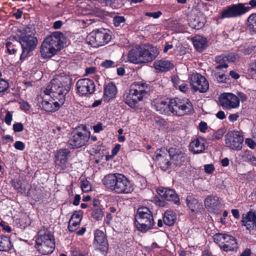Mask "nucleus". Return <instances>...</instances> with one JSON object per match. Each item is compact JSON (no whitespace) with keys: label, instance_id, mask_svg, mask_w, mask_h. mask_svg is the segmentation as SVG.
<instances>
[{"label":"nucleus","instance_id":"1","mask_svg":"<svg viewBox=\"0 0 256 256\" xmlns=\"http://www.w3.org/2000/svg\"><path fill=\"white\" fill-rule=\"evenodd\" d=\"M72 79L67 76H57L51 81L50 84L44 90V96L58 101L63 105L65 102L66 95L70 89Z\"/></svg>","mask_w":256,"mask_h":256},{"label":"nucleus","instance_id":"2","mask_svg":"<svg viewBox=\"0 0 256 256\" xmlns=\"http://www.w3.org/2000/svg\"><path fill=\"white\" fill-rule=\"evenodd\" d=\"M105 187L118 194H128L134 190L132 184L124 174L114 173L106 175L102 180Z\"/></svg>","mask_w":256,"mask_h":256},{"label":"nucleus","instance_id":"3","mask_svg":"<svg viewBox=\"0 0 256 256\" xmlns=\"http://www.w3.org/2000/svg\"><path fill=\"white\" fill-rule=\"evenodd\" d=\"M159 54L158 49L152 44H144L131 50L128 56V61L135 64L148 63Z\"/></svg>","mask_w":256,"mask_h":256},{"label":"nucleus","instance_id":"4","mask_svg":"<svg viewBox=\"0 0 256 256\" xmlns=\"http://www.w3.org/2000/svg\"><path fill=\"white\" fill-rule=\"evenodd\" d=\"M64 34L60 32H54L48 36L42 44L40 53L43 58H51L62 48Z\"/></svg>","mask_w":256,"mask_h":256},{"label":"nucleus","instance_id":"5","mask_svg":"<svg viewBox=\"0 0 256 256\" xmlns=\"http://www.w3.org/2000/svg\"><path fill=\"white\" fill-rule=\"evenodd\" d=\"M150 88L148 84L142 82H136L130 88L129 92L124 95L126 104L132 108H134L138 102L148 94Z\"/></svg>","mask_w":256,"mask_h":256},{"label":"nucleus","instance_id":"6","mask_svg":"<svg viewBox=\"0 0 256 256\" xmlns=\"http://www.w3.org/2000/svg\"><path fill=\"white\" fill-rule=\"evenodd\" d=\"M134 224L136 228L142 232H146L153 228L154 224V217L148 208L142 206L137 210Z\"/></svg>","mask_w":256,"mask_h":256},{"label":"nucleus","instance_id":"7","mask_svg":"<svg viewBox=\"0 0 256 256\" xmlns=\"http://www.w3.org/2000/svg\"><path fill=\"white\" fill-rule=\"evenodd\" d=\"M36 242V248L42 255L52 254L55 248L54 236L48 230L45 231L44 234L42 232H40Z\"/></svg>","mask_w":256,"mask_h":256},{"label":"nucleus","instance_id":"8","mask_svg":"<svg viewBox=\"0 0 256 256\" xmlns=\"http://www.w3.org/2000/svg\"><path fill=\"white\" fill-rule=\"evenodd\" d=\"M29 30V28H26L24 30V32L18 36V42L22 48V53L20 56V60H24L27 58L30 55V52L35 49L37 45L38 40L32 34H28Z\"/></svg>","mask_w":256,"mask_h":256},{"label":"nucleus","instance_id":"9","mask_svg":"<svg viewBox=\"0 0 256 256\" xmlns=\"http://www.w3.org/2000/svg\"><path fill=\"white\" fill-rule=\"evenodd\" d=\"M169 110L174 115L182 116L191 113L193 106L188 99L176 98L169 100Z\"/></svg>","mask_w":256,"mask_h":256},{"label":"nucleus","instance_id":"10","mask_svg":"<svg viewBox=\"0 0 256 256\" xmlns=\"http://www.w3.org/2000/svg\"><path fill=\"white\" fill-rule=\"evenodd\" d=\"M111 36L104 29H97L90 33L86 37L88 44L94 48H98L108 44Z\"/></svg>","mask_w":256,"mask_h":256},{"label":"nucleus","instance_id":"11","mask_svg":"<svg viewBox=\"0 0 256 256\" xmlns=\"http://www.w3.org/2000/svg\"><path fill=\"white\" fill-rule=\"evenodd\" d=\"M245 4L244 3H238L228 6L222 11L220 14L221 18H228L241 16L250 9V7L246 6Z\"/></svg>","mask_w":256,"mask_h":256},{"label":"nucleus","instance_id":"12","mask_svg":"<svg viewBox=\"0 0 256 256\" xmlns=\"http://www.w3.org/2000/svg\"><path fill=\"white\" fill-rule=\"evenodd\" d=\"M90 138V132L85 130L80 132L76 130L71 134L68 144L71 148H80L84 146Z\"/></svg>","mask_w":256,"mask_h":256},{"label":"nucleus","instance_id":"13","mask_svg":"<svg viewBox=\"0 0 256 256\" xmlns=\"http://www.w3.org/2000/svg\"><path fill=\"white\" fill-rule=\"evenodd\" d=\"M224 140L226 147L238 151L242 148L244 137L238 131H229L225 136Z\"/></svg>","mask_w":256,"mask_h":256},{"label":"nucleus","instance_id":"14","mask_svg":"<svg viewBox=\"0 0 256 256\" xmlns=\"http://www.w3.org/2000/svg\"><path fill=\"white\" fill-rule=\"evenodd\" d=\"M155 160L162 170H166L172 168V162L168 150L165 148L157 150L155 152Z\"/></svg>","mask_w":256,"mask_h":256},{"label":"nucleus","instance_id":"15","mask_svg":"<svg viewBox=\"0 0 256 256\" xmlns=\"http://www.w3.org/2000/svg\"><path fill=\"white\" fill-rule=\"evenodd\" d=\"M190 85L194 91L200 92H206L209 88V84L206 78L202 75L196 73L189 77Z\"/></svg>","mask_w":256,"mask_h":256},{"label":"nucleus","instance_id":"16","mask_svg":"<svg viewBox=\"0 0 256 256\" xmlns=\"http://www.w3.org/2000/svg\"><path fill=\"white\" fill-rule=\"evenodd\" d=\"M220 104L224 109L231 110L238 107L240 100L232 93H224L219 97Z\"/></svg>","mask_w":256,"mask_h":256},{"label":"nucleus","instance_id":"17","mask_svg":"<svg viewBox=\"0 0 256 256\" xmlns=\"http://www.w3.org/2000/svg\"><path fill=\"white\" fill-rule=\"evenodd\" d=\"M76 86L78 92L80 96L92 94L95 90L94 82L89 78L79 80L76 83Z\"/></svg>","mask_w":256,"mask_h":256},{"label":"nucleus","instance_id":"18","mask_svg":"<svg viewBox=\"0 0 256 256\" xmlns=\"http://www.w3.org/2000/svg\"><path fill=\"white\" fill-rule=\"evenodd\" d=\"M70 151L68 148H62L57 152L55 156L56 168L60 171L66 168L68 155Z\"/></svg>","mask_w":256,"mask_h":256},{"label":"nucleus","instance_id":"19","mask_svg":"<svg viewBox=\"0 0 256 256\" xmlns=\"http://www.w3.org/2000/svg\"><path fill=\"white\" fill-rule=\"evenodd\" d=\"M204 205L209 212L214 214H218L222 208L221 200L214 195L208 196L206 198Z\"/></svg>","mask_w":256,"mask_h":256},{"label":"nucleus","instance_id":"20","mask_svg":"<svg viewBox=\"0 0 256 256\" xmlns=\"http://www.w3.org/2000/svg\"><path fill=\"white\" fill-rule=\"evenodd\" d=\"M242 226H244L248 230H256V212L250 210L242 215L241 220Z\"/></svg>","mask_w":256,"mask_h":256},{"label":"nucleus","instance_id":"21","mask_svg":"<svg viewBox=\"0 0 256 256\" xmlns=\"http://www.w3.org/2000/svg\"><path fill=\"white\" fill-rule=\"evenodd\" d=\"M158 193L166 200L172 202L176 204H180V198L178 194L172 189L160 188L158 189Z\"/></svg>","mask_w":256,"mask_h":256},{"label":"nucleus","instance_id":"22","mask_svg":"<svg viewBox=\"0 0 256 256\" xmlns=\"http://www.w3.org/2000/svg\"><path fill=\"white\" fill-rule=\"evenodd\" d=\"M94 242L99 245V250L103 254H106L108 250V244L106 235L104 232L96 230L94 232Z\"/></svg>","mask_w":256,"mask_h":256},{"label":"nucleus","instance_id":"23","mask_svg":"<svg viewBox=\"0 0 256 256\" xmlns=\"http://www.w3.org/2000/svg\"><path fill=\"white\" fill-rule=\"evenodd\" d=\"M46 98H42V101L40 104H42V108L48 112H52L58 110L62 106L58 102L51 98L48 100V98L45 96Z\"/></svg>","mask_w":256,"mask_h":256},{"label":"nucleus","instance_id":"24","mask_svg":"<svg viewBox=\"0 0 256 256\" xmlns=\"http://www.w3.org/2000/svg\"><path fill=\"white\" fill-rule=\"evenodd\" d=\"M206 140L202 137L194 139L190 144V148L194 154H200L206 148Z\"/></svg>","mask_w":256,"mask_h":256},{"label":"nucleus","instance_id":"25","mask_svg":"<svg viewBox=\"0 0 256 256\" xmlns=\"http://www.w3.org/2000/svg\"><path fill=\"white\" fill-rule=\"evenodd\" d=\"M117 93V88L113 82H110L104 86V100L108 102L111 99L114 98Z\"/></svg>","mask_w":256,"mask_h":256},{"label":"nucleus","instance_id":"26","mask_svg":"<svg viewBox=\"0 0 256 256\" xmlns=\"http://www.w3.org/2000/svg\"><path fill=\"white\" fill-rule=\"evenodd\" d=\"M186 202L187 206L194 212H198L202 207V204L199 202L195 196L190 194L186 197Z\"/></svg>","mask_w":256,"mask_h":256},{"label":"nucleus","instance_id":"27","mask_svg":"<svg viewBox=\"0 0 256 256\" xmlns=\"http://www.w3.org/2000/svg\"><path fill=\"white\" fill-rule=\"evenodd\" d=\"M168 152L171 157L172 164L176 166L180 165L182 161L184 154L179 150L174 148H170Z\"/></svg>","mask_w":256,"mask_h":256},{"label":"nucleus","instance_id":"28","mask_svg":"<svg viewBox=\"0 0 256 256\" xmlns=\"http://www.w3.org/2000/svg\"><path fill=\"white\" fill-rule=\"evenodd\" d=\"M154 66L155 69L158 72H167L174 68V64L168 60H158L154 64Z\"/></svg>","mask_w":256,"mask_h":256},{"label":"nucleus","instance_id":"29","mask_svg":"<svg viewBox=\"0 0 256 256\" xmlns=\"http://www.w3.org/2000/svg\"><path fill=\"white\" fill-rule=\"evenodd\" d=\"M192 40L194 48L198 52L202 51L208 46L206 39L199 35L193 37Z\"/></svg>","mask_w":256,"mask_h":256},{"label":"nucleus","instance_id":"30","mask_svg":"<svg viewBox=\"0 0 256 256\" xmlns=\"http://www.w3.org/2000/svg\"><path fill=\"white\" fill-rule=\"evenodd\" d=\"M154 103L156 110L160 114H166L169 110V100L168 98L156 100Z\"/></svg>","mask_w":256,"mask_h":256},{"label":"nucleus","instance_id":"31","mask_svg":"<svg viewBox=\"0 0 256 256\" xmlns=\"http://www.w3.org/2000/svg\"><path fill=\"white\" fill-rule=\"evenodd\" d=\"M13 246L10 238L6 236H0V251L8 252Z\"/></svg>","mask_w":256,"mask_h":256},{"label":"nucleus","instance_id":"32","mask_svg":"<svg viewBox=\"0 0 256 256\" xmlns=\"http://www.w3.org/2000/svg\"><path fill=\"white\" fill-rule=\"evenodd\" d=\"M176 220V216L172 210H166L164 216L163 220L165 224L172 226L174 224Z\"/></svg>","mask_w":256,"mask_h":256},{"label":"nucleus","instance_id":"33","mask_svg":"<svg viewBox=\"0 0 256 256\" xmlns=\"http://www.w3.org/2000/svg\"><path fill=\"white\" fill-rule=\"evenodd\" d=\"M238 248V246L236 240L232 236L230 240L226 241L224 245L222 246V250L226 252L235 251Z\"/></svg>","mask_w":256,"mask_h":256},{"label":"nucleus","instance_id":"34","mask_svg":"<svg viewBox=\"0 0 256 256\" xmlns=\"http://www.w3.org/2000/svg\"><path fill=\"white\" fill-rule=\"evenodd\" d=\"M214 61L217 64H220V65L217 66L216 67V69L217 70H220L223 68H226L228 67V64L226 63V60L225 54L216 56L214 58Z\"/></svg>","mask_w":256,"mask_h":256},{"label":"nucleus","instance_id":"35","mask_svg":"<svg viewBox=\"0 0 256 256\" xmlns=\"http://www.w3.org/2000/svg\"><path fill=\"white\" fill-rule=\"evenodd\" d=\"M246 25L250 30L256 32V14H252L248 17Z\"/></svg>","mask_w":256,"mask_h":256},{"label":"nucleus","instance_id":"36","mask_svg":"<svg viewBox=\"0 0 256 256\" xmlns=\"http://www.w3.org/2000/svg\"><path fill=\"white\" fill-rule=\"evenodd\" d=\"M189 24L190 26L195 29H200L204 26L203 22H201L199 18L194 16V18L190 17L189 19Z\"/></svg>","mask_w":256,"mask_h":256},{"label":"nucleus","instance_id":"37","mask_svg":"<svg viewBox=\"0 0 256 256\" xmlns=\"http://www.w3.org/2000/svg\"><path fill=\"white\" fill-rule=\"evenodd\" d=\"M243 158L246 161H248L252 165L256 166V157L254 155L252 152L249 150H246Z\"/></svg>","mask_w":256,"mask_h":256},{"label":"nucleus","instance_id":"38","mask_svg":"<svg viewBox=\"0 0 256 256\" xmlns=\"http://www.w3.org/2000/svg\"><path fill=\"white\" fill-rule=\"evenodd\" d=\"M7 50L10 54H14L18 50V48L15 44L11 42H8L6 44Z\"/></svg>","mask_w":256,"mask_h":256},{"label":"nucleus","instance_id":"39","mask_svg":"<svg viewBox=\"0 0 256 256\" xmlns=\"http://www.w3.org/2000/svg\"><path fill=\"white\" fill-rule=\"evenodd\" d=\"M92 210V216L94 219L99 220L103 217V212L100 208Z\"/></svg>","mask_w":256,"mask_h":256},{"label":"nucleus","instance_id":"40","mask_svg":"<svg viewBox=\"0 0 256 256\" xmlns=\"http://www.w3.org/2000/svg\"><path fill=\"white\" fill-rule=\"evenodd\" d=\"M225 133V130L224 128H220L214 132L212 136L210 138L211 140H220L222 138Z\"/></svg>","mask_w":256,"mask_h":256},{"label":"nucleus","instance_id":"41","mask_svg":"<svg viewBox=\"0 0 256 256\" xmlns=\"http://www.w3.org/2000/svg\"><path fill=\"white\" fill-rule=\"evenodd\" d=\"M80 222H76L71 220H70L68 226V229L70 232H75L78 228Z\"/></svg>","mask_w":256,"mask_h":256},{"label":"nucleus","instance_id":"42","mask_svg":"<svg viewBox=\"0 0 256 256\" xmlns=\"http://www.w3.org/2000/svg\"><path fill=\"white\" fill-rule=\"evenodd\" d=\"M81 188L82 192H86L91 190L92 186L88 180H82L81 181Z\"/></svg>","mask_w":256,"mask_h":256},{"label":"nucleus","instance_id":"43","mask_svg":"<svg viewBox=\"0 0 256 256\" xmlns=\"http://www.w3.org/2000/svg\"><path fill=\"white\" fill-rule=\"evenodd\" d=\"M82 214L83 212L81 210L76 211L71 216L70 220L80 222L82 217Z\"/></svg>","mask_w":256,"mask_h":256},{"label":"nucleus","instance_id":"44","mask_svg":"<svg viewBox=\"0 0 256 256\" xmlns=\"http://www.w3.org/2000/svg\"><path fill=\"white\" fill-rule=\"evenodd\" d=\"M238 51L244 55H248L252 53L254 48L248 46H241L239 48Z\"/></svg>","mask_w":256,"mask_h":256},{"label":"nucleus","instance_id":"45","mask_svg":"<svg viewBox=\"0 0 256 256\" xmlns=\"http://www.w3.org/2000/svg\"><path fill=\"white\" fill-rule=\"evenodd\" d=\"M214 76L216 78L218 82H226V76L224 74L216 72L214 74Z\"/></svg>","mask_w":256,"mask_h":256},{"label":"nucleus","instance_id":"46","mask_svg":"<svg viewBox=\"0 0 256 256\" xmlns=\"http://www.w3.org/2000/svg\"><path fill=\"white\" fill-rule=\"evenodd\" d=\"M126 19L123 16H116L114 18V24L116 26H118L122 23L125 22Z\"/></svg>","mask_w":256,"mask_h":256},{"label":"nucleus","instance_id":"47","mask_svg":"<svg viewBox=\"0 0 256 256\" xmlns=\"http://www.w3.org/2000/svg\"><path fill=\"white\" fill-rule=\"evenodd\" d=\"M8 83L3 78H0V93L5 92L8 88Z\"/></svg>","mask_w":256,"mask_h":256},{"label":"nucleus","instance_id":"48","mask_svg":"<svg viewBox=\"0 0 256 256\" xmlns=\"http://www.w3.org/2000/svg\"><path fill=\"white\" fill-rule=\"evenodd\" d=\"M12 184L15 190L18 192H21L22 190V183L18 180H12Z\"/></svg>","mask_w":256,"mask_h":256},{"label":"nucleus","instance_id":"49","mask_svg":"<svg viewBox=\"0 0 256 256\" xmlns=\"http://www.w3.org/2000/svg\"><path fill=\"white\" fill-rule=\"evenodd\" d=\"M225 56H226V62H234L238 58L237 55L234 52L225 54Z\"/></svg>","mask_w":256,"mask_h":256},{"label":"nucleus","instance_id":"50","mask_svg":"<svg viewBox=\"0 0 256 256\" xmlns=\"http://www.w3.org/2000/svg\"><path fill=\"white\" fill-rule=\"evenodd\" d=\"M101 66L105 68H110L116 66L115 62L112 60H105L102 62Z\"/></svg>","mask_w":256,"mask_h":256},{"label":"nucleus","instance_id":"51","mask_svg":"<svg viewBox=\"0 0 256 256\" xmlns=\"http://www.w3.org/2000/svg\"><path fill=\"white\" fill-rule=\"evenodd\" d=\"M245 143L252 149H254L256 147V143L250 138H246L245 140Z\"/></svg>","mask_w":256,"mask_h":256},{"label":"nucleus","instance_id":"52","mask_svg":"<svg viewBox=\"0 0 256 256\" xmlns=\"http://www.w3.org/2000/svg\"><path fill=\"white\" fill-rule=\"evenodd\" d=\"M13 130L15 132H20L24 130V126L22 123L17 122L13 124Z\"/></svg>","mask_w":256,"mask_h":256},{"label":"nucleus","instance_id":"53","mask_svg":"<svg viewBox=\"0 0 256 256\" xmlns=\"http://www.w3.org/2000/svg\"><path fill=\"white\" fill-rule=\"evenodd\" d=\"M223 234H224L222 233H217L215 234L213 236L214 242L218 246L220 245V242H222V239L223 236Z\"/></svg>","mask_w":256,"mask_h":256},{"label":"nucleus","instance_id":"54","mask_svg":"<svg viewBox=\"0 0 256 256\" xmlns=\"http://www.w3.org/2000/svg\"><path fill=\"white\" fill-rule=\"evenodd\" d=\"M204 168L205 172L208 174H212L214 170V166L212 164H205Z\"/></svg>","mask_w":256,"mask_h":256},{"label":"nucleus","instance_id":"55","mask_svg":"<svg viewBox=\"0 0 256 256\" xmlns=\"http://www.w3.org/2000/svg\"><path fill=\"white\" fill-rule=\"evenodd\" d=\"M230 238H232V236L229 234H224L223 236L222 239V242L220 244V247L221 249H222V245H224V244L226 242V241H227L228 240H230Z\"/></svg>","mask_w":256,"mask_h":256},{"label":"nucleus","instance_id":"56","mask_svg":"<svg viewBox=\"0 0 256 256\" xmlns=\"http://www.w3.org/2000/svg\"><path fill=\"white\" fill-rule=\"evenodd\" d=\"M94 2H98L104 6H110L113 4L115 0H92Z\"/></svg>","mask_w":256,"mask_h":256},{"label":"nucleus","instance_id":"57","mask_svg":"<svg viewBox=\"0 0 256 256\" xmlns=\"http://www.w3.org/2000/svg\"><path fill=\"white\" fill-rule=\"evenodd\" d=\"M162 13L160 11H158L154 12H147L146 13L145 15L149 17H152L154 18H158L162 15Z\"/></svg>","mask_w":256,"mask_h":256},{"label":"nucleus","instance_id":"58","mask_svg":"<svg viewBox=\"0 0 256 256\" xmlns=\"http://www.w3.org/2000/svg\"><path fill=\"white\" fill-rule=\"evenodd\" d=\"M12 114L10 112H7L4 118L5 122L8 126L10 125L12 120Z\"/></svg>","mask_w":256,"mask_h":256},{"label":"nucleus","instance_id":"59","mask_svg":"<svg viewBox=\"0 0 256 256\" xmlns=\"http://www.w3.org/2000/svg\"><path fill=\"white\" fill-rule=\"evenodd\" d=\"M14 146L16 149L23 150L24 149V144L20 141H16L14 144Z\"/></svg>","mask_w":256,"mask_h":256},{"label":"nucleus","instance_id":"60","mask_svg":"<svg viewBox=\"0 0 256 256\" xmlns=\"http://www.w3.org/2000/svg\"><path fill=\"white\" fill-rule=\"evenodd\" d=\"M72 256H84L82 253L78 248H72L71 250Z\"/></svg>","mask_w":256,"mask_h":256},{"label":"nucleus","instance_id":"61","mask_svg":"<svg viewBox=\"0 0 256 256\" xmlns=\"http://www.w3.org/2000/svg\"><path fill=\"white\" fill-rule=\"evenodd\" d=\"M93 129L95 132H100L103 130L102 124L100 122H98V124L93 126Z\"/></svg>","mask_w":256,"mask_h":256},{"label":"nucleus","instance_id":"62","mask_svg":"<svg viewBox=\"0 0 256 256\" xmlns=\"http://www.w3.org/2000/svg\"><path fill=\"white\" fill-rule=\"evenodd\" d=\"M208 126L206 122H202L199 124V130L201 132H205L207 129Z\"/></svg>","mask_w":256,"mask_h":256},{"label":"nucleus","instance_id":"63","mask_svg":"<svg viewBox=\"0 0 256 256\" xmlns=\"http://www.w3.org/2000/svg\"><path fill=\"white\" fill-rule=\"evenodd\" d=\"M0 225L2 227V230L4 232H11L10 227L8 224H6L4 222H1Z\"/></svg>","mask_w":256,"mask_h":256},{"label":"nucleus","instance_id":"64","mask_svg":"<svg viewBox=\"0 0 256 256\" xmlns=\"http://www.w3.org/2000/svg\"><path fill=\"white\" fill-rule=\"evenodd\" d=\"M238 98L242 102H245L247 100V96L244 94L242 92H238Z\"/></svg>","mask_w":256,"mask_h":256}]
</instances>
